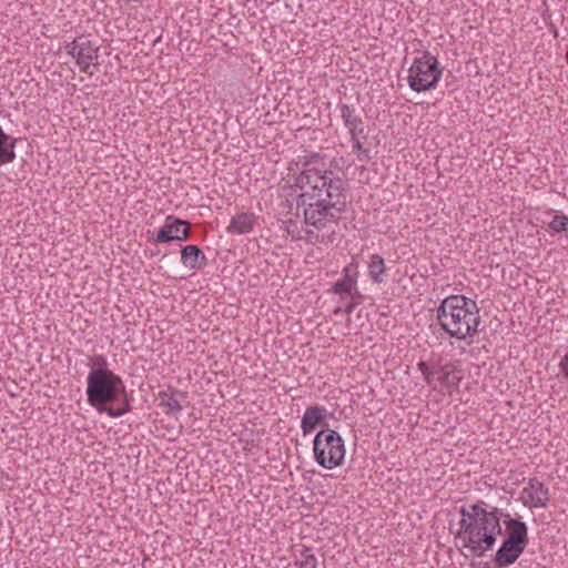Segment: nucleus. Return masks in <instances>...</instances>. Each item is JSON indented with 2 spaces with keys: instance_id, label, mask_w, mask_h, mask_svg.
<instances>
[{
  "instance_id": "nucleus-20",
  "label": "nucleus",
  "mask_w": 568,
  "mask_h": 568,
  "mask_svg": "<svg viewBox=\"0 0 568 568\" xmlns=\"http://www.w3.org/2000/svg\"><path fill=\"white\" fill-rule=\"evenodd\" d=\"M341 116L347 129H351L352 126L356 128V123L359 124L362 120L361 116L355 113V110L347 104L341 105Z\"/></svg>"
},
{
  "instance_id": "nucleus-19",
  "label": "nucleus",
  "mask_w": 568,
  "mask_h": 568,
  "mask_svg": "<svg viewBox=\"0 0 568 568\" xmlns=\"http://www.w3.org/2000/svg\"><path fill=\"white\" fill-rule=\"evenodd\" d=\"M343 272V278L334 284V292L337 294H351L355 286V280L349 275L347 267Z\"/></svg>"
},
{
  "instance_id": "nucleus-10",
  "label": "nucleus",
  "mask_w": 568,
  "mask_h": 568,
  "mask_svg": "<svg viewBox=\"0 0 568 568\" xmlns=\"http://www.w3.org/2000/svg\"><path fill=\"white\" fill-rule=\"evenodd\" d=\"M524 550L525 548L521 546L505 539L496 551L495 562L499 568L508 567L519 558Z\"/></svg>"
},
{
  "instance_id": "nucleus-7",
  "label": "nucleus",
  "mask_w": 568,
  "mask_h": 568,
  "mask_svg": "<svg viewBox=\"0 0 568 568\" xmlns=\"http://www.w3.org/2000/svg\"><path fill=\"white\" fill-rule=\"evenodd\" d=\"M65 50L75 59L82 72H88L91 63L99 57V48L82 37L68 43Z\"/></svg>"
},
{
  "instance_id": "nucleus-24",
  "label": "nucleus",
  "mask_w": 568,
  "mask_h": 568,
  "mask_svg": "<svg viewBox=\"0 0 568 568\" xmlns=\"http://www.w3.org/2000/svg\"><path fill=\"white\" fill-rule=\"evenodd\" d=\"M131 409V406H130V403L128 400V398L125 397V402L123 404L122 407L120 408H105L104 410H106L108 415L111 416V417H119V416H122L123 414L128 413L129 410Z\"/></svg>"
},
{
  "instance_id": "nucleus-27",
  "label": "nucleus",
  "mask_w": 568,
  "mask_h": 568,
  "mask_svg": "<svg viewBox=\"0 0 568 568\" xmlns=\"http://www.w3.org/2000/svg\"><path fill=\"white\" fill-rule=\"evenodd\" d=\"M559 368L564 376L568 379V352L561 358L559 363Z\"/></svg>"
},
{
  "instance_id": "nucleus-23",
  "label": "nucleus",
  "mask_w": 568,
  "mask_h": 568,
  "mask_svg": "<svg viewBox=\"0 0 568 568\" xmlns=\"http://www.w3.org/2000/svg\"><path fill=\"white\" fill-rule=\"evenodd\" d=\"M353 141V150L357 153L359 161H367L369 159V150L365 149L359 141V138Z\"/></svg>"
},
{
  "instance_id": "nucleus-11",
  "label": "nucleus",
  "mask_w": 568,
  "mask_h": 568,
  "mask_svg": "<svg viewBox=\"0 0 568 568\" xmlns=\"http://www.w3.org/2000/svg\"><path fill=\"white\" fill-rule=\"evenodd\" d=\"M326 409L323 406L314 405L306 408L302 417L301 428L304 435L312 433L324 419Z\"/></svg>"
},
{
  "instance_id": "nucleus-30",
  "label": "nucleus",
  "mask_w": 568,
  "mask_h": 568,
  "mask_svg": "<svg viewBox=\"0 0 568 568\" xmlns=\"http://www.w3.org/2000/svg\"><path fill=\"white\" fill-rule=\"evenodd\" d=\"M354 306H355L354 303L347 304L345 307V313H347V314L352 313L354 310Z\"/></svg>"
},
{
  "instance_id": "nucleus-5",
  "label": "nucleus",
  "mask_w": 568,
  "mask_h": 568,
  "mask_svg": "<svg viewBox=\"0 0 568 568\" xmlns=\"http://www.w3.org/2000/svg\"><path fill=\"white\" fill-rule=\"evenodd\" d=\"M313 452L314 458L321 467L333 469L344 462V439L334 429H322L314 438Z\"/></svg>"
},
{
  "instance_id": "nucleus-17",
  "label": "nucleus",
  "mask_w": 568,
  "mask_h": 568,
  "mask_svg": "<svg viewBox=\"0 0 568 568\" xmlns=\"http://www.w3.org/2000/svg\"><path fill=\"white\" fill-rule=\"evenodd\" d=\"M368 272L372 281L374 283L384 282V276L386 273V266L384 258L378 254H373L371 256V261L368 264Z\"/></svg>"
},
{
  "instance_id": "nucleus-1",
  "label": "nucleus",
  "mask_w": 568,
  "mask_h": 568,
  "mask_svg": "<svg viewBox=\"0 0 568 568\" xmlns=\"http://www.w3.org/2000/svg\"><path fill=\"white\" fill-rule=\"evenodd\" d=\"M300 190L296 197V217L303 216V226L287 222V233L294 240L312 244L323 243L335 233L346 207L345 182L333 170L325 155L310 153L302 158V171L295 178Z\"/></svg>"
},
{
  "instance_id": "nucleus-18",
  "label": "nucleus",
  "mask_w": 568,
  "mask_h": 568,
  "mask_svg": "<svg viewBox=\"0 0 568 568\" xmlns=\"http://www.w3.org/2000/svg\"><path fill=\"white\" fill-rule=\"evenodd\" d=\"M160 405L165 408L166 414H179L182 410V405L180 402L168 392L159 393Z\"/></svg>"
},
{
  "instance_id": "nucleus-21",
  "label": "nucleus",
  "mask_w": 568,
  "mask_h": 568,
  "mask_svg": "<svg viewBox=\"0 0 568 568\" xmlns=\"http://www.w3.org/2000/svg\"><path fill=\"white\" fill-rule=\"evenodd\" d=\"M300 568H317V559L310 548L301 551L300 560L296 562Z\"/></svg>"
},
{
  "instance_id": "nucleus-29",
  "label": "nucleus",
  "mask_w": 568,
  "mask_h": 568,
  "mask_svg": "<svg viewBox=\"0 0 568 568\" xmlns=\"http://www.w3.org/2000/svg\"><path fill=\"white\" fill-rule=\"evenodd\" d=\"M425 378V382L428 384V385H432L433 382L435 381L436 378V375H435V365L432 366V371L429 373H427L426 376H424Z\"/></svg>"
},
{
  "instance_id": "nucleus-3",
  "label": "nucleus",
  "mask_w": 568,
  "mask_h": 568,
  "mask_svg": "<svg viewBox=\"0 0 568 568\" xmlns=\"http://www.w3.org/2000/svg\"><path fill=\"white\" fill-rule=\"evenodd\" d=\"M438 324L457 339L473 337L480 324L479 308L475 301L464 295H450L437 307Z\"/></svg>"
},
{
  "instance_id": "nucleus-26",
  "label": "nucleus",
  "mask_w": 568,
  "mask_h": 568,
  "mask_svg": "<svg viewBox=\"0 0 568 568\" xmlns=\"http://www.w3.org/2000/svg\"><path fill=\"white\" fill-rule=\"evenodd\" d=\"M90 362L93 365V368H106V361L102 355H94L90 357Z\"/></svg>"
},
{
  "instance_id": "nucleus-2",
  "label": "nucleus",
  "mask_w": 568,
  "mask_h": 568,
  "mask_svg": "<svg viewBox=\"0 0 568 568\" xmlns=\"http://www.w3.org/2000/svg\"><path fill=\"white\" fill-rule=\"evenodd\" d=\"M460 520L455 539L460 541V551L470 556L483 557L491 550L501 534L500 518L503 511L489 506L485 500H477L459 509Z\"/></svg>"
},
{
  "instance_id": "nucleus-25",
  "label": "nucleus",
  "mask_w": 568,
  "mask_h": 568,
  "mask_svg": "<svg viewBox=\"0 0 568 568\" xmlns=\"http://www.w3.org/2000/svg\"><path fill=\"white\" fill-rule=\"evenodd\" d=\"M348 131L351 133V139L352 140H356L358 138H363V139L366 138L363 120H361L359 124L356 123V128L352 126L351 129H348Z\"/></svg>"
},
{
  "instance_id": "nucleus-31",
  "label": "nucleus",
  "mask_w": 568,
  "mask_h": 568,
  "mask_svg": "<svg viewBox=\"0 0 568 568\" xmlns=\"http://www.w3.org/2000/svg\"><path fill=\"white\" fill-rule=\"evenodd\" d=\"M566 61L568 63V50H567V53H566Z\"/></svg>"
},
{
  "instance_id": "nucleus-8",
  "label": "nucleus",
  "mask_w": 568,
  "mask_h": 568,
  "mask_svg": "<svg viewBox=\"0 0 568 568\" xmlns=\"http://www.w3.org/2000/svg\"><path fill=\"white\" fill-rule=\"evenodd\" d=\"M190 236V223L187 221L168 215L163 226L153 237L155 243H168L171 241L183 242Z\"/></svg>"
},
{
  "instance_id": "nucleus-28",
  "label": "nucleus",
  "mask_w": 568,
  "mask_h": 568,
  "mask_svg": "<svg viewBox=\"0 0 568 568\" xmlns=\"http://www.w3.org/2000/svg\"><path fill=\"white\" fill-rule=\"evenodd\" d=\"M417 367H418L419 372L423 374V376H426L427 373H429L432 371V367H429V365L425 362H419Z\"/></svg>"
},
{
  "instance_id": "nucleus-4",
  "label": "nucleus",
  "mask_w": 568,
  "mask_h": 568,
  "mask_svg": "<svg viewBox=\"0 0 568 568\" xmlns=\"http://www.w3.org/2000/svg\"><path fill=\"white\" fill-rule=\"evenodd\" d=\"M120 390H124V384L120 376L108 368H92L88 375L87 395L91 406L99 412L104 410L100 406L114 400Z\"/></svg>"
},
{
  "instance_id": "nucleus-12",
  "label": "nucleus",
  "mask_w": 568,
  "mask_h": 568,
  "mask_svg": "<svg viewBox=\"0 0 568 568\" xmlns=\"http://www.w3.org/2000/svg\"><path fill=\"white\" fill-rule=\"evenodd\" d=\"M506 528L508 531V537L506 538V540L517 544L523 548H526L528 544L526 524L518 519L510 518L506 521Z\"/></svg>"
},
{
  "instance_id": "nucleus-14",
  "label": "nucleus",
  "mask_w": 568,
  "mask_h": 568,
  "mask_svg": "<svg viewBox=\"0 0 568 568\" xmlns=\"http://www.w3.org/2000/svg\"><path fill=\"white\" fill-rule=\"evenodd\" d=\"M17 139L9 136L0 128V166L11 163L16 159Z\"/></svg>"
},
{
  "instance_id": "nucleus-6",
  "label": "nucleus",
  "mask_w": 568,
  "mask_h": 568,
  "mask_svg": "<svg viewBox=\"0 0 568 568\" xmlns=\"http://www.w3.org/2000/svg\"><path fill=\"white\" fill-rule=\"evenodd\" d=\"M438 60L428 51H424L420 57L414 59L408 69L407 82L415 92H424L435 88L442 78Z\"/></svg>"
},
{
  "instance_id": "nucleus-22",
  "label": "nucleus",
  "mask_w": 568,
  "mask_h": 568,
  "mask_svg": "<svg viewBox=\"0 0 568 568\" xmlns=\"http://www.w3.org/2000/svg\"><path fill=\"white\" fill-rule=\"evenodd\" d=\"M548 227L555 233H560V232L568 233V217L562 214H560V215L556 214V215H554L552 220L548 224Z\"/></svg>"
},
{
  "instance_id": "nucleus-13",
  "label": "nucleus",
  "mask_w": 568,
  "mask_h": 568,
  "mask_svg": "<svg viewBox=\"0 0 568 568\" xmlns=\"http://www.w3.org/2000/svg\"><path fill=\"white\" fill-rule=\"evenodd\" d=\"M255 215L253 213H240L232 217L227 227L231 234H246L253 230Z\"/></svg>"
},
{
  "instance_id": "nucleus-9",
  "label": "nucleus",
  "mask_w": 568,
  "mask_h": 568,
  "mask_svg": "<svg viewBox=\"0 0 568 568\" xmlns=\"http://www.w3.org/2000/svg\"><path fill=\"white\" fill-rule=\"evenodd\" d=\"M521 499L524 505L529 508H542L549 500V490L542 483L531 478L523 489Z\"/></svg>"
},
{
  "instance_id": "nucleus-15",
  "label": "nucleus",
  "mask_w": 568,
  "mask_h": 568,
  "mask_svg": "<svg viewBox=\"0 0 568 568\" xmlns=\"http://www.w3.org/2000/svg\"><path fill=\"white\" fill-rule=\"evenodd\" d=\"M436 379L446 387L457 386L460 376L456 375V367L453 364L435 366Z\"/></svg>"
},
{
  "instance_id": "nucleus-16",
  "label": "nucleus",
  "mask_w": 568,
  "mask_h": 568,
  "mask_svg": "<svg viewBox=\"0 0 568 568\" xmlns=\"http://www.w3.org/2000/svg\"><path fill=\"white\" fill-rule=\"evenodd\" d=\"M205 262L206 257L202 250L196 245H186L181 250V262L191 270L201 266L199 260Z\"/></svg>"
}]
</instances>
